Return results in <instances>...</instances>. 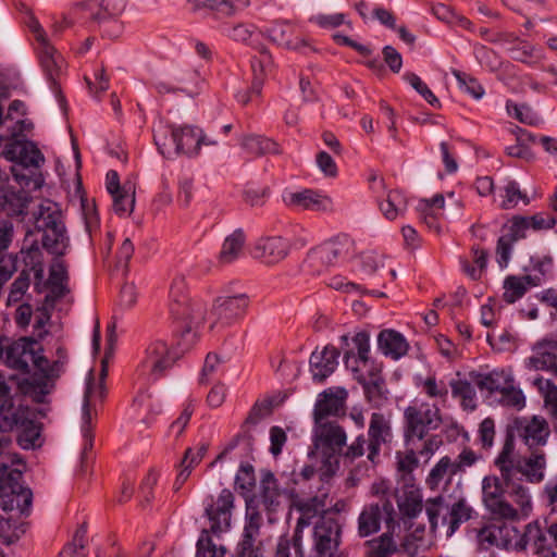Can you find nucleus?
I'll return each mask as SVG.
<instances>
[{"instance_id": "nucleus-62", "label": "nucleus", "mask_w": 557, "mask_h": 557, "mask_svg": "<svg viewBox=\"0 0 557 557\" xmlns=\"http://www.w3.org/2000/svg\"><path fill=\"white\" fill-rule=\"evenodd\" d=\"M32 166L12 165L11 172L14 180L20 184L21 188L33 187L39 188L41 186V178L34 172Z\"/></svg>"}, {"instance_id": "nucleus-12", "label": "nucleus", "mask_w": 557, "mask_h": 557, "mask_svg": "<svg viewBox=\"0 0 557 557\" xmlns=\"http://www.w3.org/2000/svg\"><path fill=\"white\" fill-rule=\"evenodd\" d=\"M126 7V0H86L75 4L74 11L82 17L100 24L120 16Z\"/></svg>"}, {"instance_id": "nucleus-24", "label": "nucleus", "mask_w": 557, "mask_h": 557, "mask_svg": "<svg viewBox=\"0 0 557 557\" xmlns=\"http://www.w3.org/2000/svg\"><path fill=\"white\" fill-rule=\"evenodd\" d=\"M347 396L348 393L343 387L329 388L321 393L314 406L313 414L315 422L321 423L330 416L345 414Z\"/></svg>"}, {"instance_id": "nucleus-50", "label": "nucleus", "mask_w": 557, "mask_h": 557, "mask_svg": "<svg viewBox=\"0 0 557 557\" xmlns=\"http://www.w3.org/2000/svg\"><path fill=\"white\" fill-rule=\"evenodd\" d=\"M451 395L460 400L465 410L472 411L476 408V393L474 387L467 380H451L449 382Z\"/></svg>"}, {"instance_id": "nucleus-63", "label": "nucleus", "mask_w": 557, "mask_h": 557, "mask_svg": "<svg viewBox=\"0 0 557 557\" xmlns=\"http://www.w3.org/2000/svg\"><path fill=\"white\" fill-rule=\"evenodd\" d=\"M404 79L410 84V86L417 90L424 100L434 108H440L441 102L438 98L432 92V90L428 87V85L422 82V79L412 72H407L404 74Z\"/></svg>"}, {"instance_id": "nucleus-25", "label": "nucleus", "mask_w": 557, "mask_h": 557, "mask_svg": "<svg viewBox=\"0 0 557 557\" xmlns=\"http://www.w3.org/2000/svg\"><path fill=\"white\" fill-rule=\"evenodd\" d=\"M2 154L7 160L14 162V165L38 169L40 163L44 162L42 153L29 140H13L9 143Z\"/></svg>"}, {"instance_id": "nucleus-58", "label": "nucleus", "mask_w": 557, "mask_h": 557, "mask_svg": "<svg viewBox=\"0 0 557 557\" xmlns=\"http://www.w3.org/2000/svg\"><path fill=\"white\" fill-rule=\"evenodd\" d=\"M396 550V543L387 533L367 542V557H391Z\"/></svg>"}, {"instance_id": "nucleus-40", "label": "nucleus", "mask_w": 557, "mask_h": 557, "mask_svg": "<svg viewBox=\"0 0 557 557\" xmlns=\"http://www.w3.org/2000/svg\"><path fill=\"white\" fill-rule=\"evenodd\" d=\"M385 495L386 492H393L399 512L405 518H416L423 509V499L420 490H382Z\"/></svg>"}, {"instance_id": "nucleus-22", "label": "nucleus", "mask_w": 557, "mask_h": 557, "mask_svg": "<svg viewBox=\"0 0 557 557\" xmlns=\"http://www.w3.org/2000/svg\"><path fill=\"white\" fill-rule=\"evenodd\" d=\"M234 496L230 490H222L216 499L206 507V513L211 521V531L220 533L230 528Z\"/></svg>"}, {"instance_id": "nucleus-6", "label": "nucleus", "mask_w": 557, "mask_h": 557, "mask_svg": "<svg viewBox=\"0 0 557 557\" xmlns=\"http://www.w3.org/2000/svg\"><path fill=\"white\" fill-rule=\"evenodd\" d=\"M443 445L441 435L428 437L421 447H407L405 451L396 453V476L399 487H416L417 479L413 472L419 467L418 456L429 460Z\"/></svg>"}, {"instance_id": "nucleus-8", "label": "nucleus", "mask_w": 557, "mask_h": 557, "mask_svg": "<svg viewBox=\"0 0 557 557\" xmlns=\"http://www.w3.org/2000/svg\"><path fill=\"white\" fill-rule=\"evenodd\" d=\"M475 384L481 391H487L490 395L499 394V403L503 406L516 409H522L525 406L522 391L515 386L513 376L505 370L480 374Z\"/></svg>"}, {"instance_id": "nucleus-5", "label": "nucleus", "mask_w": 557, "mask_h": 557, "mask_svg": "<svg viewBox=\"0 0 557 557\" xmlns=\"http://www.w3.org/2000/svg\"><path fill=\"white\" fill-rule=\"evenodd\" d=\"M442 417L437 407L428 404L409 406L404 411V441L407 447H421L430 434L440 428Z\"/></svg>"}, {"instance_id": "nucleus-10", "label": "nucleus", "mask_w": 557, "mask_h": 557, "mask_svg": "<svg viewBox=\"0 0 557 557\" xmlns=\"http://www.w3.org/2000/svg\"><path fill=\"white\" fill-rule=\"evenodd\" d=\"M7 429H18L17 443L23 449H30L37 445L40 436V429L29 418V410L26 407H17L10 414H4Z\"/></svg>"}, {"instance_id": "nucleus-54", "label": "nucleus", "mask_w": 557, "mask_h": 557, "mask_svg": "<svg viewBox=\"0 0 557 557\" xmlns=\"http://www.w3.org/2000/svg\"><path fill=\"white\" fill-rule=\"evenodd\" d=\"M28 523L26 521H16L12 518L0 519V540L3 544L10 545L15 543L23 534L26 533Z\"/></svg>"}, {"instance_id": "nucleus-14", "label": "nucleus", "mask_w": 557, "mask_h": 557, "mask_svg": "<svg viewBox=\"0 0 557 557\" xmlns=\"http://www.w3.org/2000/svg\"><path fill=\"white\" fill-rule=\"evenodd\" d=\"M248 306L249 297L246 294L219 297L212 307V314L215 320L211 323L210 329L212 330L218 323L230 325L242 319Z\"/></svg>"}, {"instance_id": "nucleus-60", "label": "nucleus", "mask_w": 557, "mask_h": 557, "mask_svg": "<svg viewBox=\"0 0 557 557\" xmlns=\"http://www.w3.org/2000/svg\"><path fill=\"white\" fill-rule=\"evenodd\" d=\"M112 198L113 209L117 214L131 213L135 206V186L132 183H124L123 190Z\"/></svg>"}, {"instance_id": "nucleus-3", "label": "nucleus", "mask_w": 557, "mask_h": 557, "mask_svg": "<svg viewBox=\"0 0 557 557\" xmlns=\"http://www.w3.org/2000/svg\"><path fill=\"white\" fill-rule=\"evenodd\" d=\"M292 506L300 512L295 533L294 546L297 557H304V549L301 544V529L310 524V520L317 515L326 516L345 511L347 504L345 500H337L333 504V499L326 493L318 491L314 495L302 496L299 494H292Z\"/></svg>"}, {"instance_id": "nucleus-37", "label": "nucleus", "mask_w": 557, "mask_h": 557, "mask_svg": "<svg viewBox=\"0 0 557 557\" xmlns=\"http://www.w3.org/2000/svg\"><path fill=\"white\" fill-rule=\"evenodd\" d=\"M527 364L533 370H548L557 374V342L545 341L535 345Z\"/></svg>"}, {"instance_id": "nucleus-31", "label": "nucleus", "mask_w": 557, "mask_h": 557, "mask_svg": "<svg viewBox=\"0 0 557 557\" xmlns=\"http://www.w3.org/2000/svg\"><path fill=\"white\" fill-rule=\"evenodd\" d=\"M244 497L246 500L249 519L258 515V523L260 524V512L275 511L280 505V490H245Z\"/></svg>"}, {"instance_id": "nucleus-29", "label": "nucleus", "mask_w": 557, "mask_h": 557, "mask_svg": "<svg viewBox=\"0 0 557 557\" xmlns=\"http://www.w3.org/2000/svg\"><path fill=\"white\" fill-rule=\"evenodd\" d=\"M320 426L314 437V447L322 455H335L342 451L346 444V433L342 426L335 423H319Z\"/></svg>"}, {"instance_id": "nucleus-9", "label": "nucleus", "mask_w": 557, "mask_h": 557, "mask_svg": "<svg viewBox=\"0 0 557 557\" xmlns=\"http://www.w3.org/2000/svg\"><path fill=\"white\" fill-rule=\"evenodd\" d=\"M425 511L430 527L433 532L438 527V517L442 516V523L447 525L446 535L451 536L459 527L467 522L472 515V508L465 499L455 502L451 506L444 505L442 497H436L426 503Z\"/></svg>"}, {"instance_id": "nucleus-28", "label": "nucleus", "mask_w": 557, "mask_h": 557, "mask_svg": "<svg viewBox=\"0 0 557 557\" xmlns=\"http://www.w3.org/2000/svg\"><path fill=\"white\" fill-rule=\"evenodd\" d=\"M516 426L519 436L531 449L545 445L550 433L547 421L539 416L517 420Z\"/></svg>"}, {"instance_id": "nucleus-44", "label": "nucleus", "mask_w": 557, "mask_h": 557, "mask_svg": "<svg viewBox=\"0 0 557 557\" xmlns=\"http://www.w3.org/2000/svg\"><path fill=\"white\" fill-rule=\"evenodd\" d=\"M272 399L264 398L257 400L245 419L242 425V432L236 436L235 441L244 438L248 442V445H250L253 440L250 434V429L257 425L264 418L269 417L272 413Z\"/></svg>"}, {"instance_id": "nucleus-30", "label": "nucleus", "mask_w": 557, "mask_h": 557, "mask_svg": "<svg viewBox=\"0 0 557 557\" xmlns=\"http://www.w3.org/2000/svg\"><path fill=\"white\" fill-rule=\"evenodd\" d=\"M171 136L176 151L188 156L198 154L201 145L215 144L214 141H207L200 128L189 125L173 127Z\"/></svg>"}, {"instance_id": "nucleus-15", "label": "nucleus", "mask_w": 557, "mask_h": 557, "mask_svg": "<svg viewBox=\"0 0 557 557\" xmlns=\"http://www.w3.org/2000/svg\"><path fill=\"white\" fill-rule=\"evenodd\" d=\"M368 435L367 458L372 463H375L382 445L391 444L393 441L391 421L383 413L373 412L369 423Z\"/></svg>"}, {"instance_id": "nucleus-51", "label": "nucleus", "mask_w": 557, "mask_h": 557, "mask_svg": "<svg viewBox=\"0 0 557 557\" xmlns=\"http://www.w3.org/2000/svg\"><path fill=\"white\" fill-rule=\"evenodd\" d=\"M242 147L251 154L263 156L267 153H280L278 145L261 135H247L242 140Z\"/></svg>"}, {"instance_id": "nucleus-1", "label": "nucleus", "mask_w": 557, "mask_h": 557, "mask_svg": "<svg viewBox=\"0 0 557 557\" xmlns=\"http://www.w3.org/2000/svg\"><path fill=\"white\" fill-rule=\"evenodd\" d=\"M169 311L174 323L176 347L170 348L165 342L154 341L148 346L141 364L156 380L196 344L199 329L206 320L207 305L189 298L185 277L177 275L170 286Z\"/></svg>"}, {"instance_id": "nucleus-61", "label": "nucleus", "mask_w": 557, "mask_h": 557, "mask_svg": "<svg viewBox=\"0 0 557 557\" xmlns=\"http://www.w3.org/2000/svg\"><path fill=\"white\" fill-rule=\"evenodd\" d=\"M30 285V274L29 270H22L18 276L11 284L10 292L8 295L7 304L11 306L13 304L20 302L26 292L28 290Z\"/></svg>"}, {"instance_id": "nucleus-43", "label": "nucleus", "mask_w": 557, "mask_h": 557, "mask_svg": "<svg viewBox=\"0 0 557 557\" xmlns=\"http://www.w3.org/2000/svg\"><path fill=\"white\" fill-rule=\"evenodd\" d=\"M32 502V490H0V507L4 511L17 510L22 515H27Z\"/></svg>"}, {"instance_id": "nucleus-55", "label": "nucleus", "mask_w": 557, "mask_h": 557, "mask_svg": "<svg viewBox=\"0 0 557 557\" xmlns=\"http://www.w3.org/2000/svg\"><path fill=\"white\" fill-rule=\"evenodd\" d=\"M525 282H531V275H509L508 277H506V280L504 281V300L508 304H513L518 299L522 298L528 290Z\"/></svg>"}, {"instance_id": "nucleus-49", "label": "nucleus", "mask_w": 557, "mask_h": 557, "mask_svg": "<svg viewBox=\"0 0 557 557\" xmlns=\"http://www.w3.org/2000/svg\"><path fill=\"white\" fill-rule=\"evenodd\" d=\"M227 35L233 40L246 44L255 50L264 46L261 42L262 33L253 25L237 24L228 30Z\"/></svg>"}, {"instance_id": "nucleus-27", "label": "nucleus", "mask_w": 557, "mask_h": 557, "mask_svg": "<svg viewBox=\"0 0 557 557\" xmlns=\"http://www.w3.org/2000/svg\"><path fill=\"white\" fill-rule=\"evenodd\" d=\"M457 465L448 456L442 457L430 470L425 483L430 487H461L462 478L460 476Z\"/></svg>"}, {"instance_id": "nucleus-33", "label": "nucleus", "mask_w": 557, "mask_h": 557, "mask_svg": "<svg viewBox=\"0 0 557 557\" xmlns=\"http://www.w3.org/2000/svg\"><path fill=\"white\" fill-rule=\"evenodd\" d=\"M339 350L325 346L321 351L314 350L310 356V372L314 381L323 382L337 368Z\"/></svg>"}, {"instance_id": "nucleus-13", "label": "nucleus", "mask_w": 557, "mask_h": 557, "mask_svg": "<svg viewBox=\"0 0 557 557\" xmlns=\"http://www.w3.org/2000/svg\"><path fill=\"white\" fill-rule=\"evenodd\" d=\"M351 251L352 240L346 235H341L312 249L309 258L312 262L331 267L346 259Z\"/></svg>"}, {"instance_id": "nucleus-36", "label": "nucleus", "mask_w": 557, "mask_h": 557, "mask_svg": "<svg viewBox=\"0 0 557 557\" xmlns=\"http://www.w3.org/2000/svg\"><path fill=\"white\" fill-rule=\"evenodd\" d=\"M32 199L29 193L23 188L18 190H14L12 187L7 188L0 193V210L11 218H24Z\"/></svg>"}, {"instance_id": "nucleus-20", "label": "nucleus", "mask_w": 557, "mask_h": 557, "mask_svg": "<svg viewBox=\"0 0 557 557\" xmlns=\"http://www.w3.org/2000/svg\"><path fill=\"white\" fill-rule=\"evenodd\" d=\"M393 503L386 498L382 506L370 505L364 507L358 519V533L360 536H369L380 530L382 519L386 523L394 521Z\"/></svg>"}, {"instance_id": "nucleus-38", "label": "nucleus", "mask_w": 557, "mask_h": 557, "mask_svg": "<svg viewBox=\"0 0 557 557\" xmlns=\"http://www.w3.org/2000/svg\"><path fill=\"white\" fill-rule=\"evenodd\" d=\"M260 524L255 515L244 527L242 540L237 545V557H262L261 542H258Z\"/></svg>"}, {"instance_id": "nucleus-34", "label": "nucleus", "mask_w": 557, "mask_h": 557, "mask_svg": "<svg viewBox=\"0 0 557 557\" xmlns=\"http://www.w3.org/2000/svg\"><path fill=\"white\" fill-rule=\"evenodd\" d=\"M517 550H525L531 548L533 554L550 556L552 549L548 547V540L537 521L530 522L525 525L523 534L515 542Z\"/></svg>"}, {"instance_id": "nucleus-57", "label": "nucleus", "mask_w": 557, "mask_h": 557, "mask_svg": "<svg viewBox=\"0 0 557 557\" xmlns=\"http://www.w3.org/2000/svg\"><path fill=\"white\" fill-rule=\"evenodd\" d=\"M534 385L542 394L544 405L550 417L557 422V385H555L550 380H545L543 377L535 379Z\"/></svg>"}, {"instance_id": "nucleus-16", "label": "nucleus", "mask_w": 557, "mask_h": 557, "mask_svg": "<svg viewBox=\"0 0 557 557\" xmlns=\"http://www.w3.org/2000/svg\"><path fill=\"white\" fill-rule=\"evenodd\" d=\"M505 228L507 232L498 238L496 247L497 262L500 268L507 267L513 244L527 237L530 226L527 216L516 215Z\"/></svg>"}, {"instance_id": "nucleus-64", "label": "nucleus", "mask_w": 557, "mask_h": 557, "mask_svg": "<svg viewBox=\"0 0 557 557\" xmlns=\"http://www.w3.org/2000/svg\"><path fill=\"white\" fill-rule=\"evenodd\" d=\"M197 557H225L224 547H218L209 535V531L203 530L197 542Z\"/></svg>"}, {"instance_id": "nucleus-41", "label": "nucleus", "mask_w": 557, "mask_h": 557, "mask_svg": "<svg viewBox=\"0 0 557 557\" xmlns=\"http://www.w3.org/2000/svg\"><path fill=\"white\" fill-rule=\"evenodd\" d=\"M352 343L357 349V356L352 351H347L344 356L345 364L351 370V367H361L363 370L375 366L369 357L370 336L367 332H358L352 337Z\"/></svg>"}, {"instance_id": "nucleus-18", "label": "nucleus", "mask_w": 557, "mask_h": 557, "mask_svg": "<svg viewBox=\"0 0 557 557\" xmlns=\"http://www.w3.org/2000/svg\"><path fill=\"white\" fill-rule=\"evenodd\" d=\"M37 342L32 338H20L3 345V356L1 359L4 363L14 370L22 373L29 372V362L34 358V350Z\"/></svg>"}, {"instance_id": "nucleus-48", "label": "nucleus", "mask_w": 557, "mask_h": 557, "mask_svg": "<svg viewBox=\"0 0 557 557\" xmlns=\"http://www.w3.org/2000/svg\"><path fill=\"white\" fill-rule=\"evenodd\" d=\"M245 244L244 233L239 230L227 236L219 253V261L222 264H228L239 258Z\"/></svg>"}, {"instance_id": "nucleus-35", "label": "nucleus", "mask_w": 557, "mask_h": 557, "mask_svg": "<svg viewBox=\"0 0 557 557\" xmlns=\"http://www.w3.org/2000/svg\"><path fill=\"white\" fill-rule=\"evenodd\" d=\"M34 237L33 231H27L23 247L20 251L22 261L25 264L24 270L33 272L37 281L44 278V253L38 245V240Z\"/></svg>"}, {"instance_id": "nucleus-26", "label": "nucleus", "mask_w": 557, "mask_h": 557, "mask_svg": "<svg viewBox=\"0 0 557 557\" xmlns=\"http://www.w3.org/2000/svg\"><path fill=\"white\" fill-rule=\"evenodd\" d=\"M518 535V530L506 522L495 521L483 527L478 533L480 544L485 548L491 546L509 548L512 540Z\"/></svg>"}, {"instance_id": "nucleus-47", "label": "nucleus", "mask_w": 557, "mask_h": 557, "mask_svg": "<svg viewBox=\"0 0 557 557\" xmlns=\"http://www.w3.org/2000/svg\"><path fill=\"white\" fill-rule=\"evenodd\" d=\"M195 9H210L223 15H233L249 5V0H188Z\"/></svg>"}, {"instance_id": "nucleus-53", "label": "nucleus", "mask_w": 557, "mask_h": 557, "mask_svg": "<svg viewBox=\"0 0 557 557\" xmlns=\"http://www.w3.org/2000/svg\"><path fill=\"white\" fill-rule=\"evenodd\" d=\"M86 544L87 524L84 522L75 531L72 542L60 552L59 557H87Z\"/></svg>"}, {"instance_id": "nucleus-32", "label": "nucleus", "mask_w": 557, "mask_h": 557, "mask_svg": "<svg viewBox=\"0 0 557 557\" xmlns=\"http://www.w3.org/2000/svg\"><path fill=\"white\" fill-rule=\"evenodd\" d=\"M545 456L544 454H534L523 461H517L515 470L517 473L512 474V482L509 484L512 487H521L523 478L531 484H539L544 479L545 468Z\"/></svg>"}, {"instance_id": "nucleus-17", "label": "nucleus", "mask_w": 557, "mask_h": 557, "mask_svg": "<svg viewBox=\"0 0 557 557\" xmlns=\"http://www.w3.org/2000/svg\"><path fill=\"white\" fill-rule=\"evenodd\" d=\"M283 199L285 205L294 210L322 212H330L334 210V203L331 197L309 188L300 191L287 193Z\"/></svg>"}, {"instance_id": "nucleus-2", "label": "nucleus", "mask_w": 557, "mask_h": 557, "mask_svg": "<svg viewBox=\"0 0 557 557\" xmlns=\"http://www.w3.org/2000/svg\"><path fill=\"white\" fill-rule=\"evenodd\" d=\"M35 230L42 234V247L57 257L64 256L70 246V239L58 205L45 200L34 212Z\"/></svg>"}, {"instance_id": "nucleus-11", "label": "nucleus", "mask_w": 557, "mask_h": 557, "mask_svg": "<svg viewBox=\"0 0 557 557\" xmlns=\"http://www.w3.org/2000/svg\"><path fill=\"white\" fill-rule=\"evenodd\" d=\"M107 376V368L102 361V369L100 379L96 382L95 376L90 373L87 377L86 389L84 393L83 401V435L86 441L84 451L87 450L88 445L91 446V408L97 400L101 401L106 396L104 379Z\"/></svg>"}, {"instance_id": "nucleus-46", "label": "nucleus", "mask_w": 557, "mask_h": 557, "mask_svg": "<svg viewBox=\"0 0 557 557\" xmlns=\"http://www.w3.org/2000/svg\"><path fill=\"white\" fill-rule=\"evenodd\" d=\"M40 64L50 79L59 75L64 63L62 55L50 45L49 40L37 46Z\"/></svg>"}, {"instance_id": "nucleus-56", "label": "nucleus", "mask_w": 557, "mask_h": 557, "mask_svg": "<svg viewBox=\"0 0 557 557\" xmlns=\"http://www.w3.org/2000/svg\"><path fill=\"white\" fill-rule=\"evenodd\" d=\"M11 463L17 465L16 468H11L5 463L0 465V487H23L21 481L23 478L24 462L18 458H12Z\"/></svg>"}, {"instance_id": "nucleus-7", "label": "nucleus", "mask_w": 557, "mask_h": 557, "mask_svg": "<svg viewBox=\"0 0 557 557\" xmlns=\"http://www.w3.org/2000/svg\"><path fill=\"white\" fill-rule=\"evenodd\" d=\"M342 525L338 520L326 515L320 517L312 531V545L309 557H341L346 555L339 549Z\"/></svg>"}, {"instance_id": "nucleus-39", "label": "nucleus", "mask_w": 557, "mask_h": 557, "mask_svg": "<svg viewBox=\"0 0 557 557\" xmlns=\"http://www.w3.org/2000/svg\"><path fill=\"white\" fill-rule=\"evenodd\" d=\"M377 347L386 357L398 360L408 352L409 344L403 334L387 329L379 333Z\"/></svg>"}, {"instance_id": "nucleus-23", "label": "nucleus", "mask_w": 557, "mask_h": 557, "mask_svg": "<svg viewBox=\"0 0 557 557\" xmlns=\"http://www.w3.org/2000/svg\"><path fill=\"white\" fill-rule=\"evenodd\" d=\"M289 248L288 240L281 236L262 237L257 240L252 257L264 264L273 265L287 257Z\"/></svg>"}, {"instance_id": "nucleus-4", "label": "nucleus", "mask_w": 557, "mask_h": 557, "mask_svg": "<svg viewBox=\"0 0 557 557\" xmlns=\"http://www.w3.org/2000/svg\"><path fill=\"white\" fill-rule=\"evenodd\" d=\"M483 494L486 509L499 519L527 518L532 510L528 490H483Z\"/></svg>"}, {"instance_id": "nucleus-52", "label": "nucleus", "mask_w": 557, "mask_h": 557, "mask_svg": "<svg viewBox=\"0 0 557 557\" xmlns=\"http://www.w3.org/2000/svg\"><path fill=\"white\" fill-rule=\"evenodd\" d=\"M407 209V198L400 190H391L384 201L380 202V210L388 220H395Z\"/></svg>"}, {"instance_id": "nucleus-59", "label": "nucleus", "mask_w": 557, "mask_h": 557, "mask_svg": "<svg viewBox=\"0 0 557 557\" xmlns=\"http://www.w3.org/2000/svg\"><path fill=\"white\" fill-rule=\"evenodd\" d=\"M30 362L41 373V375L48 380L59 377L62 372L59 368V362H50L42 355V347L38 343L34 350V358Z\"/></svg>"}, {"instance_id": "nucleus-19", "label": "nucleus", "mask_w": 557, "mask_h": 557, "mask_svg": "<svg viewBox=\"0 0 557 557\" xmlns=\"http://www.w3.org/2000/svg\"><path fill=\"white\" fill-rule=\"evenodd\" d=\"M354 377L362 385L366 398L373 406H381L385 400L384 379L381 374V368L371 366L363 370L361 367H351Z\"/></svg>"}, {"instance_id": "nucleus-42", "label": "nucleus", "mask_w": 557, "mask_h": 557, "mask_svg": "<svg viewBox=\"0 0 557 557\" xmlns=\"http://www.w3.org/2000/svg\"><path fill=\"white\" fill-rule=\"evenodd\" d=\"M267 33L271 41L287 49L301 50L309 47L305 38H294L295 29L289 23H276Z\"/></svg>"}, {"instance_id": "nucleus-45", "label": "nucleus", "mask_w": 557, "mask_h": 557, "mask_svg": "<svg viewBox=\"0 0 557 557\" xmlns=\"http://www.w3.org/2000/svg\"><path fill=\"white\" fill-rule=\"evenodd\" d=\"M259 52V57H253L251 60V71H252V83L250 90L256 97L261 95L263 84L268 74V71L272 66V55L265 46H262L261 49H256Z\"/></svg>"}, {"instance_id": "nucleus-21", "label": "nucleus", "mask_w": 557, "mask_h": 557, "mask_svg": "<svg viewBox=\"0 0 557 557\" xmlns=\"http://www.w3.org/2000/svg\"><path fill=\"white\" fill-rule=\"evenodd\" d=\"M515 441L512 435H508L503 445L502 451L495 460L502 479L496 476H485L482 481V487H502L504 484L509 486L512 482V474L517 473L515 470L517 462L513 460Z\"/></svg>"}]
</instances>
